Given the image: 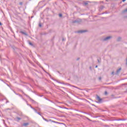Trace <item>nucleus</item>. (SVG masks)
<instances>
[{
	"label": "nucleus",
	"instance_id": "nucleus-1",
	"mask_svg": "<svg viewBox=\"0 0 127 127\" xmlns=\"http://www.w3.org/2000/svg\"><path fill=\"white\" fill-rule=\"evenodd\" d=\"M96 100L98 101V102H96L97 103H98L99 104L102 103V99L99 97V96H96Z\"/></svg>",
	"mask_w": 127,
	"mask_h": 127
},
{
	"label": "nucleus",
	"instance_id": "nucleus-2",
	"mask_svg": "<svg viewBox=\"0 0 127 127\" xmlns=\"http://www.w3.org/2000/svg\"><path fill=\"white\" fill-rule=\"evenodd\" d=\"M110 38H112V37H111V36L107 37L106 38H105L104 39V40L105 41H106L107 40H109V39H110Z\"/></svg>",
	"mask_w": 127,
	"mask_h": 127
},
{
	"label": "nucleus",
	"instance_id": "nucleus-3",
	"mask_svg": "<svg viewBox=\"0 0 127 127\" xmlns=\"http://www.w3.org/2000/svg\"><path fill=\"white\" fill-rule=\"evenodd\" d=\"M121 70H122V68H119V69H118L117 70V74H118L120 72H121Z\"/></svg>",
	"mask_w": 127,
	"mask_h": 127
},
{
	"label": "nucleus",
	"instance_id": "nucleus-4",
	"mask_svg": "<svg viewBox=\"0 0 127 127\" xmlns=\"http://www.w3.org/2000/svg\"><path fill=\"white\" fill-rule=\"evenodd\" d=\"M20 33H22V34H24V35H27V34H26V33L24 32L21 31Z\"/></svg>",
	"mask_w": 127,
	"mask_h": 127
},
{
	"label": "nucleus",
	"instance_id": "nucleus-5",
	"mask_svg": "<svg viewBox=\"0 0 127 127\" xmlns=\"http://www.w3.org/2000/svg\"><path fill=\"white\" fill-rule=\"evenodd\" d=\"M79 33H83V32H85V31H80L78 32Z\"/></svg>",
	"mask_w": 127,
	"mask_h": 127
},
{
	"label": "nucleus",
	"instance_id": "nucleus-6",
	"mask_svg": "<svg viewBox=\"0 0 127 127\" xmlns=\"http://www.w3.org/2000/svg\"><path fill=\"white\" fill-rule=\"evenodd\" d=\"M28 123H25L24 124V126H28Z\"/></svg>",
	"mask_w": 127,
	"mask_h": 127
},
{
	"label": "nucleus",
	"instance_id": "nucleus-7",
	"mask_svg": "<svg viewBox=\"0 0 127 127\" xmlns=\"http://www.w3.org/2000/svg\"><path fill=\"white\" fill-rule=\"evenodd\" d=\"M60 17H62V14H59Z\"/></svg>",
	"mask_w": 127,
	"mask_h": 127
},
{
	"label": "nucleus",
	"instance_id": "nucleus-8",
	"mask_svg": "<svg viewBox=\"0 0 127 127\" xmlns=\"http://www.w3.org/2000/svg\"><path fill=\"white\" fill-rule=\"evenodd\" d=\"M32 109H33V110H34V111H35V112H36V113H37V111L35 110V109H34V108H32V107H31Z\"/></svg>",
	"mask_w": 127,
	"mask_h": 127
},
{
	"label": "nucleus",
	"instance_id": "nucleus-9",
	"mask_svg": "<svg viewBox=\"0 0 127 127\" xmlns=\"http://www.w3.org/2000/svg\"><path fill=\"white\" fill-rule=\"evenodd\" d=\"M108 94V92L107 91L105 92V95H107Z\"/></svg>",
	"mask_w": 127,
	"mask_h": 127
},
{
	"label": "nucleus",
	"instance_id": "nucleus-10",
	"mask_svg": "<svg viewBox=\"0 0 127 127\" xmlns=\"http://www.w3.org/2000/svg\"><path fill=\"white\" fill-rule=\"evenodd\" d=\"M126 11H127V8L125 10H124V12H126Z\"/></svg>",
	"mask_w": 127,
	"mask_h": 127
},
{
	"label": "nucleus",
	"instance_id": "nucleus-11",
	"mask_svg": "<svg viewBox=\"0 0 127 127\" xmlns=\"http://www.w3.org/2000/svg\"><path fill=\"white\" fill-rule=\"evenodd\" d=\"M39 26H40V27H41V26H41V24H39Z\"/></svg>",
	"mask_w": 127,
	"mask_h": 127
},
{
	"label": "nucleus",
	"instance_id": "nucleus-12",
	"mask_svg": "<svg viewBox=\"0 0 127 127\" xmlns=\"http://www.w3.org/2000/svg\"><path fill=\"white\" fill-rule=\"evenodd\" d=\"M29 44H30V45H32V43H31L30 42Z\"/></svg>",
	"mask_w": 127,
	"mask_h": 127
},
{
	"label": "nucleus",
	"instance_id": "nucleus-13",
	"mask_svg": "<svg viewBox=\"0 0 127 127\" xmlns=\"http://www.w3.org/2000/svg\"><path fill=\"white\" fill-rule=\"evenodd\" d=\"M17 120H18V121H19V120H20V118H17Z\"/></svg>",
	"mask_w": 127,
	"mask_h": 127
},
{
	"label": "nucleus",
	"instance_id": "nucleus-14",
	"mask_svg": "<svg viewBox=\"0 0 127 127\" xmlns=\"http://www.w3.org/2000/svg\"><path fill=\"white\" fill-rule=\"evenodd\" d=\"M95 68H98V65H96Z\"/></svg>",
	"mask_w": 127,
	"mask_h": 127
},
{
	"label": "nucleus",
	"instance_id": "nucleus-15",
	"mask_svg": "<svg viewBox=\"0 0 127 127\" xmlns=\"http://www.w3.org/2000/svg\"><path fill=\"white\" fill-rule=\"evenodd\" d=\"M37 114H38V115H40V113H39V112H38Z\"/></svg>",
	"mask_w": 127,
	"mask_h": 127
},
{
	"label": "nucleus",
	"instance_id": "nucleus-16",
	"mask_svg": "<svg viewBox=\"0 0 127 127\" xmlns=\"http://www.w3.org/2000/svg\"><path fill=\"white\" fill-rule=\"evenodd\" d=\"M84 4H87L88 3L85 2V3H84Z\"/></svg>",
	"mask_w": 127,
	"mask_h": 127
},
{
	"label": "nucleus",
	"instance_id": "nucleus-17",
	"mask_svg": "<svg viewBox=\"0 0 127 127\" xmlns=\"http://www.w3.org/2000/svg\"><path fill=\"white\" fill-rule=\"evenodd\" d=\"M98 62L99 63H100V61H99V60H98Z\"/></svg>",
	"mask_w": 127,
	"mask_h": 127
},
{
	"label": "nucleus",
	"instance_id": "nucleus-18",
	"mask_svg": "<svg viewBox=\"0 0 127 127\" xmlns=\"http://www.w3.org/2000/svg\"><path fill=\"white\" fill-rule=\"evenodd\" d=\"M0 25H1V23H0Z\"/></svg>",
	"mask_w": 127,
	"mask_h": 127
},
{
	"label": "nucleus",
	"instance_id": "nucleus-19",
	"mask_svg": "<svg viewBox=\"0 0 127 127\" xmlns=\"http://www.w3.org/2000/svg\"><path fill=\"white\" fill-rule=\"evenodd\" d=\"M126 0H123V1H125Z\"/></svg>",
	"mask_w": 127,
	"mask_h": 127
},
{
	"label": "nucleus",
	"instance_id": "nucleus-20",
	"mask_svg": "<svg viewBox=\"0 0 127 127\" xmlns=\"http://www.w3.org/2000/svg\"><path fill=\"white\" fill-rule=\"evenodd\" d=\"M20 4H22V3H20Z\"/></svg>",
	"mask_w": 127,
	"mask_h": 127
},
{
	"label": "nucleus",
	"instance_id": "nucleus-21",
	"mask_svg": "<svg viewBox=\"0 0 127 127\" xmlns=\"http://www.w3.org/2000/svg\"><path fill=\"white\" fill-rule=\"evenodd\" d=\"M99 80H101V78H99Z\"/></svg>",
	"mask_w": 127,
	"mask_h": 127
}]
</instances>
